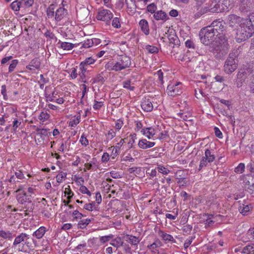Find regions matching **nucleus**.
I'll list each match as a JSON object with an SVG mask.
<instances>
[{"instance_id":"64","label":"nucleus","mask_w":254,"mask_h":254,"mask_svg":"<svg viewBox=\"0 0 254 254\" xmlns=\"http://www.w3.org/2000/svg\"><path fill=\"white\" fill-rule=\"evenodd\" d=\"M249 87L251 92L254 94V77L251 79V81L249 84Z\"/></svg>"},{"instance_id":"34","label":"nucleus","mask_w":254,"mask_h":254,"mask_svg":"<svg viewBox=\"0 0 254 254\" xmlns=\"http://www.w3.org/2000/svg\"><path fill=\"white\" fill-rule=\"evenodd\" d=\"M110 244L112 246L117 248L124 246V242L120 237L113 240Z\"/></svg>"},{"instance_id":"11","label":"nucleus","mask_w":254,"mask_h":254,"mask_svg":"<svg viewBox=\"0 0 254 254\" xmlns=\"http://www.w3.org/2000/svg\"><path fill=\"white\" fill-rule=\"evenodd\" d=\"M67 14V10L63 7H59L56 10L55 20L57 24L63 20Z\"/></svg>"},{"instance_id":"46","label":"nucleus","mask_w":254,"mask_h":254,"mask_svg":"<svg viewBox=\"0 0 254 254\" xmlns=\"http://www.w3.org/2000/svg\"><path fill=\"white\" fill-rule=\"evenodd\" d=\"M245 164L244 163H241L238 166L235 168V172L237 173L241 174L244 172L245 171Z\"/></svg>"},{"instance_id":"9","label":"nucleus","mask_w":254,"mask_h":254,"mask_svg":"<svg viewBox=\"0 0 254 254\" xmlns=\"http://www.w3.org/2000/svg\"><path fill=\"white\" fill-rule=\"evenodd\" d=\"M239 10L244 13L254 10V0H241Z\"/></svg>"},{"instance_id":"47","label":"nucleus","mask_w":254,"mask_h":254,"mask_svg":"<svg viewBox=\"0 0 254 254\" xmlns=\"http://www.w3.org/2000/svg\"><path fill=\"white\" fill-rule=\"evenodd\" d=\"M147 10L150 12L151 13H155L156 12V10L157 9V6L154 3H151L147 5Z\"/></svg>"},{"instance_id":"48","label":"nucleus","mask_w":254,"mask_h":254,"mask_svg":"<svg viewBox=\"0 0 254 254\" xmlns=\"http://www.w3.org/2000/svg\"><path fill=\"white\" fill-rule=\"evenodd\" d=\"M112 25L116 28H119L121 27V24L118 17H115L113 18L112 22Z\"/></svg>"},{"instance_id":"45","label":"nucleus","mask_w":254,"mask_h":254,"mask_svg":"<svg viewBox=\"0 0 254 254\" xmlns=\"http://www.w3.org/2000/svg\"><path fill=\"white\" fill-rule=\"evenodd\" d=\"M49 118L50 115L48 113L44 112H42L39 116V119L43 122L48 120Z\"/></svg>"},{"instance_id":"58","label":"nucleus","mask_w":254,"mask_h":254,"mask_svg":"<svg viewBox=\"0 0 254 254\" xmlns=\"http://www.w3.org/2000/svg\"><path fill=\"white\" fill-rule=\"evenodd\" d=\"M116 136V132L113 129H110L106 134L107 138L109 140L112 139Z\"/></svg>"},{"instance_id":"40","label":"nucleus","mask_w":254,"mask_h":254,"mask_svg":"<svg viewBox=\"0 0 254 254\" xmlns=\"http://www.w3.org/2000/svg\"><path fill=\"white\" fill-rule=\"evenodd\" d=\"M154 76L157 78V81H158V83L160 85H162L163 83V73L161 71V70L157 71Z\"/></svg>"},{"instance_id":"27","label":"nucleus","mask_w":254,"mask_h":254,"mask_svg":"<svg viewBox=\"0 0 254 254\" xmlns=\"http://www.w3.org/2000/svg\"><path fill=\"white\" fill-rule=\"evenodd\" d=\"M132 2V4L129 5L127 1L126 3L127 5V12L130 15H133L136 12V5L135 4V1L131 0Z\"/></svg>"},{"instance_id":"28","label":"nucleus","mask_w":254,"mask_h":254,"mask_svg":"<svg viewBox=\"0 0 254 254\" xmlns=\"http://www.w3.org/2000/svg\"><path fill=\"white\" fill-rule=\"evenodd\" d=\"M204 155L205 156H203L204 158H205V159L207 160V161L209 162V163L214 161L215 159L214 154L212 153L211 151L208 149L205 150Z\"/></svg>"},{"instance_id":"42","label":"nucleus","mask_w":254,"mask_h":254,"mask_svg":"<svg viewBox=\"0 0 254 254\" xmlns=\"http://www.w3.org/2000/svg\"><path fill=\"white\" fill-rule=\"evenodd\" d=\"M158 171L164 175H167L170 173V170L161 165H157L156 168Z\"/></svg>"},{"instance_id":"7","label":"nucleus","mask_w":254,"mask_h":254,"mask_svg":"<svg viewBox=\"0 0 254 254\" xmlns=\"http://www.w3.org/2000/svg\"><path fill=\"white\" fill-rule=\"evenodd\" d=\"M252 69L247 66H243L239 69L236 75V79L234 80L235 83L237 87H240L242 83L252 73Z\"/></svg>"},{"instance_id":"51","label":"nucleus","mask_w":254,"mask_h":254,"mask_svg":"<svg viewBox=\"0 0 254 254\" xmlns=\"http://www.w3.org/2000/svg\"><path fill=\"white\" fill-rule=\"evenodd\" d=\"M83 208L87 210L93 211L94 209H96V207L94 205V202L86 203L84 205Z\"/></svg>"},{"instance_id":"23","label":"nucleus","mask_w":254,"mask_h":254,"mask_svg":"<svg viewBox=\"0 0 254 254\" xmlns=\"http://www.w3.org/2000/svg\"><path fill=\"white\" fill-rule=\"evenodd\" d=\"M124 239L127 242H128L129 243L133 245H137L140 241L138 237L129 235H126L125 236Z\"/></svg>"},{"instance_id":"6","label":"nucleus","mask_w":254,"mask_h":254,"mask_svg":"<svg viewBox=\"0 0 254 254\" xmlns=\"http://www.w3.org/2000/svg\"><path fill=\"white\" fill-rule=\"evenodd\" d=\"M16 197L20 204L25 205L26 211L29 212L33 211L34 205L31 195H28L25 192H21L17 194Z\"/></svg>"},{"instance_id":"53","label":"nucleus","mask_w":254,"mask_h":254,"mask_svg":"<svg viewBox=\"0 0 254 254\" xmlns=\"http://www.w3.org/2000/svg\"><path fill=\"white\" fill-rule=\"evenodd\" d=\"M80 191L83 194H87L89 196L91 195V193L84 186H81L79 189Z\"/></svg>"},{"instance_id":"36","label":"nucleus","mask_w":254,"mask_h":254,"mask_svg":"<svg viewBox=\"0 0 254 254\" xmlns=\"http://www.w3.org/2000/svg\"><path fill=\"white\" fill-rule=\"evenodd\" d=\"M250 208L249 205L242 204L239 206L238 209L241 213L245 215L250 211Z\"/></svg>"},{"instance_id":"33","label":"nucleus","mask_w":254,"mask_h":254,"mask_svg":"<svg viewBox=\"0 0 254 254\" xmlns=\"http://www.w3.org/2000/svg\"><path fill=\"white\" fill-rule=\"evenodd\" d=\"M21 3L22 8L29 7L32 5L34 3V0H19Z\"/></svg>"},{"instance_id":"56","label":"nucleus","mask_w":254,"mask_h":254,"mask_svg":"<svg viewBox=\"0 0 254 254\" xmlns=\"http://www.w3.org/2000/svg\"><path fill=\"white\" fill-rule=\"evenodd\" d=\"M113 238V235H109V236H105L101 237L100 238V241L101 243L104 244L106 242L109 241L110 239Z\"/></svg>"},{"instance_id":"24","label":"nucleus","mask_w":254,"mask_h":254,"mask_svg":"<svg viewBox=\"0 0 254 254\" xmlns=\"http://www.w3.org/2000/svg\"><path fill=\"white\" fill-rule=\"evenodd\" d=\"M57 45H59L58 47L59 48L63 49L64 50H71L74 46V45L72 43L65 42H61V41L58 42Z\"/></svg>"},{"instance_id":"22","label":"nucleus","mask_w":254,"mask_h":254,"mask_svg":"<svg viewBox=\"0 0 254 254\" xmlns=\"http://www.w3.org/2000/svg\"><path fill=\"white\" fill-rule=\"evenodd\" d=\"M40 66V62L38 59L32 60L29 64L26 66V68L29 70L38 69Z\"/></svg>"},{"instance_id":"25","label":"nucleus","mask_w":254,"mask_h":254,"mask_svg":"<svg viewBox=\"0 0 254 254\" xmlns=\"http://www.w3.org/2000/svg\"><path fill=\"white\" fill-rule=\"evenodd\" d=\"M46 232V228L44 226L40 227L38 229L33 233V236L37 239H41Z\"/></svg>"},{"instance_id":"30","label":"nucleus","mask_w":254,"mask_h":254,"mask_svg":"<svg viewBox=\"0 0 254 254\" xmlns=\"http://www.w3.org/2000/svg\"><path fill=\"white\" fill-rule=\"evenodd\" d=\"M0 237L4 239L11 240L13 238L12 233L9 231H0Z\"/></svg>"},{"instance_id":"8","label":"nucleus","mask_w":254,"mask_h":254,"mask_svg":"<svg viewBox=\"0 0 254 254\" xmlns=\"http://www.w3.org/2000/svg\"><path fill=\"white\" fill-rule=\"evenodd\" d=\"M181 84L180 82L177 83H170L167 88V92L168 95L171 96H175L180 95L182 93V89L180 85Z\"/></svg>"},{"instance_id":"43","label":"nucleus","mask_w":254,"mask_h":254,"mask_svg":"<svg viewBox=\"0 0 254 254\" xmlns=\"http://www.w3.org/2000/svg\"><path fill=\"white\" fill-rule=\"evenodd\" d=\"M123 87L130 91H133L134 89V86L133 84H131V81L129 80L123 82Z\"/></svg>"},{"instance_id":"41","label":"nucleus","mask_w":254,"mask_h":254,"mask_svg":"<svg viewBox=\"0 0 254 254\" xmlns=\"http://www.w3.org/2000/svg\"><path fill=\"white\" fill-rule=\"evenodd\" d=\"M84 166L87 170L92 169L95 171L98 168L97 165L93 161H91L90 163H85Z\"/></svg>"},{"instance_id":"21","label":"nucleus","mask_w":254,"mask_h":254,"mask_svg":"<svg viewBox=\"0 0 254 254\" xmlns=\"http://www.w3.org/2000/svg\"><path fill=\"white\" fill-rule=\"evenodd\" d=\"M141 132L145 135L148 139H150L155 135V130L152 127H148L142 129Z\"/></svg>"},{"instance_id":"12","label":"nucleus","mask_w":254,"mask_h":254,"mask_svg":"<svg viewBox=\"0 0 254 254\" xmlns=\"http://www.w3.org/2000/svg\"><path fill=\"white\" fill-rule=\"evenodd\" d=\"M209 26L212 27V29L214 30V32L216 37L222 34V32L224 29V26L222 22L220 21H214Z\"/></svg>"},{"instance_id":"55","label":"nucleus","mask_w":254,"mask_h":254,"mask_svg":"<svg viewBox=\"0 0 254 254\" xmlns=\"http://www.w3.org/2000/svg\"><path fill=\"white\" fill-rule=\"evenodd\" d=\"M66 176V173L65 172H61L56 177L57 181L58 183H61L62 181V179L65 178Z\"/></svg>"},{"instance_id":"44","label":"nucleus","mask_w":254,"mask_h":254,"mask_svg":"<svg viewBox=\"0 0 254 254\" xmlns=\"http://www.w3.org/2000/svg\"><path fill=\"white\" fill-rule=\"evenodd\" d=\"M180 118L184 121H190L191 116L188 112H181L179 114Z\"/></svg>"},{"instance_id":"3","label":"nucleus","mask_w":254,"mask_h":254,"mask_svg":"<svg viewBox=\"0 0 254 254\" xmlns=\"http://www.w3.org/2000/svg\"><path fill=\"white\" fill-rule=\"evenodd\" d=\"M130 64V58L126 55H121L118 57L117 61L115 63L108 64L107 66L108 68L110 67L112 70L119 71L129 67Z\"/></svg>"},{"instance_id":"31","label":"nucleus","mask_w":254,"mask_h":254,"mask_svg":"<svg viewBox=\"0 0 254 254\" xmlns=\"http://www.w3.org/2000/svg\"><path fill=\"white\" fill-rule=\"evenodd\" d=\"M158 234L164 241H173L174 240V238L170 234L165 233L162 231H159Z\"/></svg>"},{"instance_id":"19","label":"nucleus","mask_w":254,"mask_h":254,"mask_svg":"<svg viewBox=\"0 0 254 254\" xmlns=\"http://www.w3.org/2000/svg\"><path fill=\"white\" fill-rule=\"evenodd\" d=\"M242 22L247 27V29H249L254 34V16H251L249 18L245 19Z\"/></svg>"},{"instance_id":"50","label":"nucleus","mask_w":254,"mask_h":254,"mask_svg":"<svg viewBox=\"0 0 254 254\" xmlns=\"http://www.w3.org/2000/svg\"><path fill=\"white\" fill-rule=\"evenodd\" d=\"M157 169H150V168H147L146 171V174L149 175L151 177H154L157 175Z\"/></svg>"},{"instance_id":"1","label":"nucleus","mask_w":254,"mask_h":254,"mask_svg":"<svg viewBox=\"0 0 254 254\" xmlns=\"http://www.w3.org/2000/svg\"><path fill=\"white\" fill-rule=\"evenodd\" d=\"M240 53L239 49H236L229 54L223 66V70L226 74H231L238 68V57Z\"/></svg>"},{"instance_id":"38","label":"nucleus","mask_w":254,"mask_h":254,"mask_svg":"<svg viewBox=\"0 0 254 254\" xmlns=\"http://www.w3.org/2000/svg\"><path fill=\"white\" fill-rule=\"evenodd\" d=\"M145 49L147 51V52L150 54H155L158 52V49L157 47L151 46V45H146L145 47Z\"/></svg>"},{"instance_id":"14","label":"nucleus","mask_w":254,"mask_h":254,"mask_svg":"<svg viewBox=\"0 0 254 254\" xmlns=\"http://www.w3.org/2000/svg\"><path fill=\"white\" fill-rule=\"evenodd\" d=\"M220 3L218 2L217 0H214L212 1L208 7H206V11L210 12H223V10L220 8Z\"/></svg>"},{"instance_id":"49","label":"nucleus","mask_w":254,"mask_h":254,"mask_svg":"<svg viewBox=\"0 0 254 254\" xmlns=\"http://www.w3.org/2000/svg\"><path fill=\"white\" fill-rule=\"evenodd\" d=\"M208 163L209 162L207 161V160H206L205 158H204V157H202L200 161L199 170H200L203 167H206Z\"/></svg>"},{"instance_id":"17","label":"nucleus","mask_w":254,"mask_h":254,"mask_svg":"<svg viewBox=\"0 0 254 254\" xmlns=\"http://www.w3.org/2000/svg\"><path fill=\"white\" fill-rule=\"evenodd\" d=\"M155 144L154 142L147 141L146 139H141L139 141L138 146L143 149H146L153 147Z\"/></svg>"},{"instance_id":"13","label":"nucleus","mask_w":254,"mask_h":254,"mask_svg":"<svg viewBox=\"0 0 254 254\" xmlns=\"http://www.w3.org/2000/svg\"><path fill=\"white\" fill-rule=\"evenodd\" d=\"M244 19L235 14H230L227 17V21L231 27H233L237 24H239V26Z\"/></svg>"},{"instance_id":"39","label":"nucleus","mask_w":254,"mask_h":254,"mask_svg":"<svg viewBox=\"0 0 254 254\" xmlns=\"http://www.w3.org/2000/svg\"><path fill=\"white\" fill-rule=\"evenodd\" d=\"M80 115L75 116L73 119H71L69 122V126L73 127L76 126L80 122Z\"/></svg>"},{"instance_id":"63","label":"nucleus","mask_w":254,"mask_h":254,"mask_svg":"<svg viewBox=\"0 0 254 254\" xmlns=\"http://www.w3.org/2000/svg\"><path fill=\"white\" fill-rule=\"evenodd\" d=\"M103 105V102L102 101L98 102L95 101V103L93 105V108L95 110H99L100 109L102 106Z\"/></svg>"},{"instance_id":"60","label":"nucleus","mask_w":254,"mask_h":254,"mask_svg":"<svg viewBox=\"0 0 254 254\" xmlns=\"http://www.w3.org/2000/svg\"><path fill=\"white\" fill-rule=\"evenodd\" d=\"M193 238L192 237H190L188 239H187L184 243V248L185 250H187V248L190 246L192 242Z\"/></svg>"},{"instance_id":"37","label":"nucleus","mask_w":254,"mask_h":254,"mask_svg":"<svg viewBox=\"0 0 254 254\" xmlns=\"http://www.w3.org/2000/svg\"><path fill=\"white\" fill-rule=\"evenodd\" d=\"M91 220L90 219H84L81 220L78 223V227L80 229H84L90 223Z\"/></svg>"},{"instance_id":"10","label":"nucleus","mask_w":254,"mask_h":254,"mask_svg":"<svg viewBox=\"0 0 254 254\" xmlns=\"http://www.w3.org/2000/svg\"><path fill=\"white\" fill-rule=\"evenodd\" d=\"M113 17V13L110 10L105 9L99 10L96 16L98 20L106 22H110Z\"/></svg>"},{"instance_id":"16","label":"nucleus","mask_w":254,"mask_h":254,"mask_svg":"<svg viewBox=\"0 0 254 254\" xmlns=\"http://www.w3.org/2000/svg\"><path fill=\"white\" fill-rule=\"evenodd\" d=\"M142 109L145 112H150L152 110L153 107L151 101L149 99L144 98L141 103Z\"/></svg>"},{"instance_id":"32","label":"nucleus","mask_w":254,"mask_h":254,"mask_svg":"<svg viewBox=\"0 0 254 254\" xmlns=\"http://www.w3.org/2000/svg\"><path fill=\"white\" fill-rule=\"evenodd\" d=\"M242 253L243 254H254V245H250L246 246L243 249Z\"/></svg>"},{"instance_id":"35","label":"nucleus","mask_w":254,"mask_h":254,"mask_svg":"<svg viewBox=\"0 0 254 254\" xmlns=\"http://www.w3.org/2000/svg\"><path fill=\"white\" fill-rule=\"evenodd\" d=\"M118 149V146H112L109 148V150L112 151L110 155L112 159H114L119 155L120 151Z\"/></svg>"},{"instance_id":"54","label":"nucleus","mask_w":254,"mask_h":254,"mask_svg":"<svg viewBox=\"0 0 254 254\" xmlns=\"http://www.w3.org/2000/svg\"><path fill=\"white\" fill-rule=\"evenodd\" d=\"M93 45V42L92 39H87L86 41H85L84 43L83 44L82 47L85 48H88L92 47Z\"/></svg>"},{"instance_id":"26","label":"nucleus","mask_w":254,"mask_h":254,"mask_svg":"<svg viewBox=\"0 0 254 254\" xmlns=\"http://www.w3.org/2000/svg\"><path fill=\"white\" fill-rule=\"evenodd\" d=\"M56 6L55 4H50L47 9V15L48 18H53L55 15Z\"/></svg>"},{"instance_id":"59","label":"nucleus","mask_w":254,"mask_h":254,"mask_svg":"<svg viewBox=\"0 0 254 254\" xmlns=\"http://www.w3.org/2000/svg\"><path fill=\"white\" fill-rule=\"evenodd\" d=\"M1 93L3 96V99L5 100H7L8 97L6 94V87L5 85H2L1 86Z\"/></svg>"},{"instance_id":"20","label":"nucleus","mask_w":254,"mask_h":254,"mask_svg":"<svg viewBox=\"0 0 254 254\" xmlns=\"http://www.w3.org/2000/svg\"><path fill=\"white\" fill-rule=\"evenodd\" d=\"M139 25L142 32L145 35L149 34L150 30L149 28L148 22L145 19H141L139 22Z\"/></svg>"},{"instance_id":"18","label":"nucleus","mask_w":254,"mask_h":254,"mask_svg":"<svg viewBox=\"0 0 254 254\" xmlns=\"http://www.w3.org/2000/svg\"><path fill=\"white\" fill-rule=\"evenodd\" d=\"M153 17L156 20L166 21L169 19V17L165 12L160 10L157 11L153 15Z\"/></svg>"},{"instance_id":"5","label":"nucleus","mask_w":254,"mask_h":254,"mask_svg":"<svg viewBox=\"0 0 254 254\" xmlns=\"http://www.w3.org/2000/svg\"><path fill=\"white\" fill-rule=\"evenodd\" d=\"M199 36L201 42L205 45H209L215 39V36L216 37L214 30L209 26L201 29Z\"/></svg>"},{"instance_id":"4","label":"nucleus","mask_w":254,"mask_h":254,"mask_svg":"<svg viewBox=\"0 0 254 254\" xmlns=\"http://www.w3.org/2000/svg\"><path fill=\"white\" fill-rule=\"evenodd\" d=\"M235 38L237 42L241 43L252 37L254 34L242 22L237 28Z\"/></svg>"},{"instance_id":"62","label":"nucleus","mask_w":254,"mask_h":254,"mask_svg":"<svg viewBox=\"0 0 254 254\" xmlns=\"http://www.w3.org/2000/svg\"><path fill=\"white\" fill-rule=\"evenodd\" d=\"M128 171L130 173H134L136 174H139L140 173V172H141V168H137V167H132V168H129Z\"/></svg>"},{"instance_id":"52","label":"nucleus","mask_w":254,"mask_h":254,"mask_svg":"<svg viewBox=\"0 0 254 254\" xmlns=\"http://www.w3.org/2000/svg\"><path fill=\"white\" fill-rule=\"evenodd\" d=\"M18 64V61L16 60H13L12 61L11 63L9 65L8 70L9 72H11L14 70Z\"/></svg>"},{"instance_id":"57","label":"nucleus","mask_w":254,"mask_h":254,"mask_svg":"<svg viewBox=\"0 0 254 254\" xmlns=\"http://www.w3.org/2000/svg\"><path fill=\"white\" fill-rule=\"evenodd\" d=\"M170 43H172L175 45L178 44V39L176 35H170L169 37Z\"/></svg>"},{"instance_id":"29","label":"nucleus","mask_w":254,"mask_h":254,"mask_svg":"<svg viewBox=\"0 0 254 254\" xmlns=\"http://www.w3.org/2000/svg\"><path fill=\"white\" fill-rule=\"evenodd\" d=\"M19 0H16L13 1L10 5V8L12 10L15 12H18L20 10L21 7V3Z\"/></svg>"},{"instance_id":"2","label":"nucleus","mask_w":254,"mask_h":254,"mask_svg":"<svg viewBox=\"0 0 254 254\" xmlns=\"http://www.w3.org/2000/svg\"><path fill=\"white\" fill-rule=\"evenodd\" d=\"M29 239V235L21 233L15 237L13 243V247L18 252L26 253L30 249V243L28 241Z\"/></svg>"},{"instance_id":"61","label":"nucleus","mask_w":254,"mask_h":254,"mask_svg":"<svg viewBox=\"0 0 254 254\" xmlns=\"http://www.w3.org/2000/svg\"><path fill=\"white\" fill-rule=\"evenodd\" d=\"M192 227L189 224H187L183 226V231L188 234H189L192 230Z\"/></svg>"},{"instance_id":"15","label":"nucleus","mask_w":254,"mask_h":254,"mask_svg":"<svg viewBox=\"0 0 254 254\" xmlns=\"http://www.w3.org/2000/svg\"><path fill=\"white\" fill-rule=\"evenodd\" d=\"M95 62V60L91 57L86 58L84 61L80 63L79 64V69H82V71H86L87 66L90 64H93Z\"/></svg>"}]
</instances>
